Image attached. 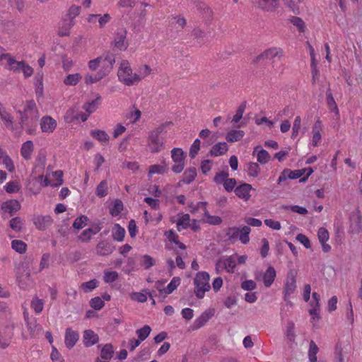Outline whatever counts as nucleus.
Wrapping results in <instances>:
<instances>
[{
    "label": "nucleus",
    "mask_w": 362,
    "mask_h": 362,
    "mask_svg": "<svg viewBox=\"0 0 362 362\" xmlns=\"http://www.w3.org/2000/svg\"><path fill=\"white\" fill-rule=\"evenodd\" d=\"M35 93L40 96L43 93V73L42 71H37L34 78Z\"/></svg>",
    "instance_id": "393cba45"
},
{
    "label": "nucleus",
    "mask_w": 362,
    "mask_h": 362,
    "mask_svg": "<svg viewBox=\"0 0 362 362\" xmlns=\"http://www.w3.org/2000/svg\"><path fill=\"white\" fill-rule=\"evenodd\" d=\"M125 235V230L121 227L119 224L116 223L113 228L112 238L114 240L122 242L124 240Z\"/></svg>",
    "instance_id": "c756f323"
},
{
    "label": "nucleus",
    "mask_w": 362,
    "mask_h": 362,
    "mask_svg": "<svg viewBox=\"0 0 362 362\" xmlns=\"http://www.w3.org/2000/svg\"><path fill=\"white\" fill-rule=\"evenodd\" d=\"M117 75L119 81L129 86L138 83L141 80L139 74H132V70L127 61L122 62Z\"/></svg>",
    "instance_id": "7ed1b4c3"
},
{
    "label": "nucleus",
    "mask_w": 362,
    "mask_h": 362,
    "mask_svg": "<svg viewBox=\"0 0 362 362\" xmlns=\"http://www.w3.org/2000/svg\"><path fill=\"white\" fill-rule=\"evenodd\" d=\"M194 294L199 299L204 297L205 293L211 289L209 274L206 272H199L194 279Z\"/></svg>",
    "instance_id": "f03ea898"
},
{
    "label": "nucleus",
    "mask_w": 362,
    "mask_h": 362,
    "mask_svg": "<svg viewBox=\"0 0 362 362\" xmlns=\"http://www.w3.org/2000/svg\"><path fill=\"white\" fill-rule=\"evenodd\" d=\"M40 126L43 132H52L57 127V122L49 116H45L41 119Z\"/></svg>",
    "instance_id": "2eb2a0df"
},
{
    "label": "nucleus",
    "mask_w": 362,
    "mask_h": 362,
    "mask_svg": "<svg viewBox=\"0 0 362 362\" xmlns=\"http://www.w3.org/2000/svg\"><path fill=\"white\" fill-rule=\"evenodd\" d=\"M82 78V76L80 74L76 73L72 74L67 75L64 79V83L66 86H76L80 80Z\"/></svg>",
    "instance_id": "2f4dec72"
},
{
    "label": "nucleus",
    "mask_w": 362,
    "mask_h": 362,
    "mask_svg": "<svg viewBox=\"0 0 362 362\" xmlns=\"http://www.w3.org/2000/svg\"><path fill=\"white\" fill-rule=\"evenodd\" d=\"M33 151V144L31 141H27L23 144L21 153V156L25 159L28 160L30 158L31 153Z\"/></svg>",
    "instance_id": "c85d7f7f"
},
{
    "label": "nucleus",
    "mask_w": 362,
    "mask_h": 362,
    "mask_svg": "<svg viewBox=\"0 0 362 362\" xmlns=\"http://www.w3.org/2000/svg\"><path fill=\"white\" fill-rule=\"evenodd\" d=\"M91 232L88 228L84 230L78 236V239L83 243H88L93 235Z\"/></svg>",
    "instance_id": "0e129e2a"
},
{
    "label": "nucleus",
    "mask_w": 362,
    "mask_h": 362,
    "mask_svg": "<svg viewBox=\"0 0 362 362\" xmlns=\"http://www.w3.org/2000/svg\"><path fill=\"white\" fill-rule=\"evenodd\" d=\"M228 150V145L226 142H219L213 146L210 151V154L212 156H218L224 154Z\"/></svg>",
    "instance_id": "5701e85b"
},
{
    "label": "nucleus",
    "mask_w": 362,
    "mask_h": 362,
    "mask_svg": "<svg viewBox=\"0 0 362 362\" xmlns=\"http://www.w3.org/2000/svg\"><path fill=\"white\" fill-rule=\"evenodd\" d=\"M105 303L100 297H95L90 300V305L96 310H100L103 308Z\"/></svg>",
    "instance_id": "8fccbe9b"
},
{
    "label": "nucleus",
    "mask_w": 362,
    "mask_h": 362,
    "mask_svg": "<svg viewBox=\"0 0 362 362\" xmlns=\"http://www.w3.org/2000/svg\"><path fill=\"white\" fill-rule=\"evenodd\" d=\"M286 173H288L287 176L288 177L289 179L295 180L301 177L305 173V170L299 169L291 170L290 169L286 168Z\"/></svg>",
    "instance_id": "09e8293b"
},
{
    "label": "nucleus",
    "mask_w": 362,
    "mask_h": 362,
    "mask_svg": "<svg viewBox=\"0 0 362 362\" xmlns=\"http://www.w3.org/2000/svg\"><path fill=\"white\" fill-rule=\"evenodd\" d=\"M224 189L227 192H231L235 187L236 180L235 178H226L223 182Z\"/></svg>",
    "instance_id": "864d4df0"
},
{
    "label": "nucleus",
    "mask_w": 362,
    "mask_h": 362,
    "mask_svg": "<svg viewBox=\"0 0 362 362\" xmlns=\"http://www.w3.org/2000/svg\"><path fill=\"white\" fill-rule=\"evenodd\" d=\"M10 227L16 232H20L22 229V220L20 217L13 218L10 221Z\"/></svg>",
    "instance_id": "3c124183"
},
{
    "label": "nucleus",
    "mask_w": 362,
    "mask_h": 362,
    "mask_svg": "<svg viewBox=\"0 0 362 362\" xmlns=\"http://www.w3.org/2000/svg\"><path fill=\"white\" fill-rule=\"evenodd\" d=\"M103 59L101 62V68L99 69L100 71H103V73H105V76L108 75L112 68L113 65L115 62V54L112 53L107 52L105 54L102 55Z\"/></svg>",
    "instance_id": "1a4fd4ad"
},
{
    "label": "nucleus",
    "mask_w": 362,
    "mask_h": 362,
    "mask_svg": "<svg viewBox=\"0 0 362 362\" xmlns=\"http://www.w3.org/2000/svg\"><path fill=\"white\" fill-rule=\"evenodd\" d=\"M260 172V167L258 163L250 162L247 164V173L250 177H257Z\"/></svg>",
    "instance_id": "72a5a7b5"
},
{
    "label": "nucleus",
    "mask_w": 362,
    "mask_h": 362,
    "mask_svg": "<svg viewBox=\"0 0 362 362\" xmlns=\"http://www.w3.org/2000/svg\"><path fill=\"white\" fill-rule=\"evenodd\" d=\"M180 278L178 276H175L172 279L171 281L168 284L167 287L163 289L159 290L160 293H165V294L172 293L180 285Z\"/></svg>",
    "instance_id": "bb28decb"
},
{
    "label": "nucleus",
    "mask_w": 362,
    "mask_h": 362,
    "mask_svg": "<svg viewBox=\"0 0 362 362\" xmlns=\"http://www.w3.org/2000/svg\"><path fill=\"white\" fill-rule=\"evenodd\" d=\"M127 36V30L118 32L114 40V46L119 50H125L127 49L128 44L125 42Z\"/></svg>",
    "instance_id": "a211bd4d"
},
{
    "label": "nucleus",
    "mask_w": 362,
    "mask_h": 362,
    "mask_svg": "<svg viewBox=\"0 0 362 362\" xmlns=\"http://www.w3.org/2000/svg\"><path fill=\"white\" fill-rule=\"evenodd\" d=\"M81 11V6L72 5L69 11H68V16L70 18L69 25H74V18L79 15Z\"/></svg>",
    "instance_id": "a19ab883"
},
{
    "label": "nucleus",
    "mask_w": 362,
    "mask_h": 362,
    "mask_svg": "<svg viewBox=\"0 0 362 362\" xmlns=\"http://www.w3.org/2000/svg\"><path fill=\"white\" fill-rule=\"evenodd\" d=\"M190 217L188 214L182 215L177 221V228L179 231L186 229L190 226Z\"/></svg>",
    "instance_id": "f704fd0d"
},
{
    "label": "nucleus",
    "mask_w": 362,
    "mask_h": 362,
    "mask_svg": "<svg viewBox=\"0 0 362 362\" xmlns=\"http://www.w3.org/2000/svg\"><path fill=\"white\" fill-rule=\"evenodd\" d=\"M349 232L358 234L362 231V214L358 209L353 211L349 216Z\"/></svg>",
    "instance_id": "0eeeda50"
},
{
    "label": "nucleus",
    "mask_w": 362,
    "mask_h": 362,
    "mask_svg": "<svg viewBox=\"0 0 362 362\" xmlns=\"http://www.w3.org/2000/svg\"><path fill=\"white\" fill-rule=\"evenodd\" d=\"M214 315V310H208L204 311L199 317H197L191 328L192 330H197L203 327L209 319Z\"/></svg>",
    "instance_id": "f8f14e48"
},
{
    "label": "nucleus",
    "mask_w": 362,
    "mask_h": 362,
    "mask_svg": "<svg viewBox=\"0 0 362 362\" xmlns=\"http://www.w3.org/2000/svg\"><path fill=\"white\" fill-rule=\"evenodd\" d=\"M223 231L227 240L231 243H234L239 240L243 244L245 245L250 241L249 235L251 232V228L247 226L228 227Z\"/></svg>",
    "instance_id": "f257e3e1"
},
{
    "label": "nucleus",
    "mask_w": 362,
    "mask_h": 362,
    "mask_svg": "<svg viewBox=\"0 0 362 362\" xmlns=\"http://www.w3.org/2000/svg\"><path fill=\"white\" fill-rule=\"evenodd\" d=\"M322 131V124L320 119H317L315 124L313 127L312 132H313V139L312 144L314 146H317L318 143L321 140V134L320 132Z\"/></svg>",
    "instance_id": "6ab92c4d"
},
{
    "label": "nucleus",
    "mask_w": 362,
    "mask_h": 362,
    "mask_svg": "<svg viewBox=\"0 0 362 362\" xmlns=\"http://www.w3.org/2000/svg\"><path fill=\"white\" fill-rule=\"evenodd\" d=\"M317 236L320 243L327 242L329 239V233L325 228H320L318 230Z\"/></svg>",
    "instance_id": "4d7b16f0"
},
{
    "label": "nucleus",
    "mask_w": 362,
    "mask_h": 362,
    "mask_svg": "<svg viewBox=\"0 0 362 362\" xmlns=\"http://www.w3.org/2000/svg\"><path fill=\"white\" fill-rule=\"evenodd\" d=\"M245 132L242 130H231L226 134V139L228 142H236L243 139Z\"/></svg>",
    "instance_id": "b1692460"
},
{
    "label": "nucleus",
    "mask_w": 362,
    "mask_h": 362,
    "mask_svg": "<svg viewBox=\"0 0 362 362\" xmlns=\"http://www.w3.org/2000/svg\"><path fill=\"white\" fill-rule=\"evenodd\" d=\"M31 307L36 313H40L44 308L43 300L37 297L34 298L31 301Z\"/></svg>",
    "instance_id": "a18cd8bd"
},
{
    "label": "nucleus",
    "mask_w": 362,
    "mask_h": 362,
    "mask_svg": "<svg viewBox=\"0 0 362 362\" xmlns=\"http://www.w3.org/2000/svg\"><path fill=\"white\" fill-rule=\"evenodd\" d=\"M16 279L21 288L27 289L30 286L31 283L30 272L28 267L22 265L21 267L18 269Z\"/></svg>",
    "instance_id": "6e6552de"
},
{
    "label": "nucleus",
    "mask_w": 362,
    "mask_h": 362,
    "mask_svg": "<svg viewBox=\"0 0 362 362\" xmlns=\"http://www.w3.org/2000/svg\"><path fill=\"white\" fill-rule=\"evenodd\" d=\"M123 210V203L119 199L114 202L113 207L110 209V213L112 216H117Z\"/></svg>",
    "instance_id": "79ce46f5"
},
{
    "label": "nucleus",
    "mask_w": 362,
    "mask_h": 362,
    "mask_svg": "<svg viewBox=\"0 0 362 362\" xmlns=\"http://www.w3.org/2000/svg\"><path fill=\"white\" fill-rule=\"evenodd\" d=\"M103 59V56H100L94 59L89 61L88 68L91 71H95L100 65Z\"/></svg>",
    "instance_id": "052dcab7"
},
{
    "label": "nucleus",
    "mask_w": 362,
    "mask_h": 362,
    "mask_svg": "<svg viewBox=\"0 0 362 362\" xmlns=\"http://www.w3.org/2000/svg\"><path fill=\"white\" fill-rule=\"evenodd\" d=\"M50 356L53 362H64L63 357L54 346H52Z\"/></svg>",
    "instance_id": "338daca9"
},
{
    "label": "nucleus",
    "mask_w": 362,
    "mask_h": 362,
    "mask_svg": "<svg viewBox=\"0 0 362 362\" xmlns=\"http://www.w3.org/2000/svg\"><path fill=\"white\" fill-rule=\"evenodd\" d=\"M114 354L113 346L111 344H106L101 349L100 357L105 360H110Z\"/></svg>",
    "instance_id": "473e14b6"
},
{
    "label": "nucleus",
    "mask_w": 362,
    "mask_h": 362,
    "mask_svg": "<svg viewBox=\"0 0 362 362\" xmlns=\"http://www.w3.org/2000/svg\"><path fill=\"white\" fill-rule=\"evenodd\" d=\"M156 264L154 259L148 255L141 256V265L145 269H148Z\"/></svg>",
    "instance_id": "58836bf2"
},
{
    "label": "nucleus",
    "mask_w": 362,
    "mask_h": 362,
    "mask_svg": "<svg viewBox=\"0 0 362 362\" xmlns=\"http://www.w3.org/2000/svg\"><path fill=\"white\" fill-rule=\"evenodd\" d=\"M115 250V246L111 243L105 240L99 242L95 247L96 253L100 256L109 255L112 254Z\"/></svg>",
    "instance_id": "ddd939ff"
},
{
    "label": "nucleus",
    "mask_w": 362,
    "mask_h": 362,
    "mask_svg": "<svg viewBox=\"0 0 362 362\" xmlns=\"http://www.w3.org/2000/svg\"><path fill=\"white\" fill-rule=\"evenodd\" d=\"M296 272L294 269H291L286 276V283L284 284V300L287 301L291 305L292 303L289 301V296L292 294L296 288Z\"/></svg>",
    "instance_id": "39448f33"
},
{
    "label": "nucleus",
    "mask_w": 362,
    "mask_h": 362,
    "mask_svg": "<svg viewBox=\"0 0 362 362\" xmlns=\"http://www.w3.org/2000/svg\"><path fill=\"white\" fill-rule=\"evenodd\" d=\"M166 165H153L150 166L149 174H164L167 172Z\"/></svg>",
    "instance_id": "49530a36"
},
{
    "label": "nucleus",
    "mask_w": 362,
    "mask_h": 362,
    "mask_svg": "<svg viewBox=\"0 0 362 362\" xmlns=\"http://www.w3.org/2000/svg\"><path fill=\"white\" fill-rule=\"evenodd\" d=\"M101 99V96L98 95L96 98L92 101L86 103L83 106V109L86 110V113L95 112L100 105Z\"/></svg>",
    "instance_id": "4be33fe9"
},
{
    "label": "nucleus",
    "mask_w": 362,
    "mask_h": 362,
    "mask_svg": "<svg viewBox=\"0 0 362 362\" xmlns=\"http://www.w3.org/2000/svg\"><path fill=\"white\" fill-rule=\"evenodd\" d=\"M197 176V170L195 168H189L187 169L183 173L182 182L185 184H190Z\"/></svg>",
    "instance_id": "cd10ccee"
},
{
    "label": "nucleus",
    "mask_w": 362,
    "mask_h": 362,
    "mask_svg": "<svg viewBox=\"0 0 362 362\" xmlns=\"http://www.w3.org/2000/svg\"><path fill=\"white\" fill-rule=\"evenodd\" d=\"M12 248L20 254H23L26 251L27 245L22 240H14L11 242Z\"/></svg>",
    "instance_id": "4c0bfd02"
},
{
    "label": "nucleus",
    "mask_w": 362,
    "mask_h": 362,
    "mask_svg": "<svg viewBox=\"0 0 362 362\" xmlns=\"http://www.w3.org/2000/svg\"><path fill=\"white\" fill-rule=\"evenodd\" d=\"M289 21L293 25L297 27L300 33L305 32V25L304 21L301 18L297 16H292Z\"/></svg>",
    "instance_id": "ea45409f"
},
{
    "label": "nucleus",
    "mask_w": 362,
    "mask_h": 362,
    "mask_svg": "<svg viewBox=\"0 0 362 362\" xmlns=\"http://www.w3.org/2000/svg\"><path fill=\"white\" fill-rule=\"evenodd\" d=\"M256 286V283L252 280H245L241 284V288L245 291H252Z\"/></svg>",
    "instance_id": "69168bd1"
},
{
    "label": "nucleus",
    "mask_w": 362,
    "mask_h": 362,
    "mask_svg": "<svg viewBox=\"0 0 362 362\" xmlns=\"http://www.w3.org/2000/svg\"><path fill=\"white\" fill-rule=\"evenodd\" d=\"M200 148V140L199 139H197L194 140V143L192 144L189 155L191 158H194L197 154L198 153V151Z\"/></svg>",
    "instance_id": "603ef678"
},
{
    "label": "nucleus",
    "mask_w": 362,
    "mask_h": 362,
    "mask_svg": "<svg viewBox=\"0 0 362 362\" xmlns=\"http://www.w3.org/2000/svg\"><path fill=\"white\" fill-rule=\"evenodd\" d=\"M6 61L5 66L10 70H13L14 72H19L22 70L25 63L23 61L17 62L10 54H8V57L6 58Z\"/></svg>",
    "instance_id": "aec40b11"
},
{
    "label": "nucleus",
    "mask_w": 362,
    "mask_h": 362,
    "mask_svg": "<svg viewBox=\"0 0 362 362\" xmlns=\"http://www.w3.org/2000/svg\"><path fill=\"white\" fill-rule=\"evenodd\" d=\"M296 238L298 241H299L300 243H302L305 246V248H308V249L310 248V247H311L310 241L306 235H305L302 233H299L296 235Z\"/></svg>",
    "instance_id": "680f3d73"
},
{
    "label": "nucleus",
    "mask_w": 362,
    "mask_h": 362,
    "mask_svg": "<svg viewBox=\"0 0 362 362\" xmlns=\"http://www.w3.org/2000/svg\"><path fill=\"white\" fill-rule=\"evenodd\" d=\"M83 344L86 347H90L99 341V337L91 329L85 330L83 332Z\"/></svg>",
    "instance_id": "dca6fc26"
},
{
    "label": "nucleus",
    "mask_w": 362,
    "mask_h": 362,
    "mask_svg": "<svg viewBox=\"0 0 362 362\" xmlns=\"http://www.w3.org/2000/svg\"><path fill=\"white\" fill-rule=\"evenodd\" d=\"M88 218L85 215H81L77 217L73 223V227L76 230L82 229L88 221Z\"/></svg>",
    "instance_id": "37998d69"
},
{
    "label": "nucleus",
    "mask_w": 362,
    "mask_h": 362,
    "mask_svg": "<svg viewBox=\"0 0 362 362\" xmlns=\"http://www.w3.org/2000/svg\"><path fill=\"white\" fill-rule=\"evenodd\" d=\"M107 182L106 180H103L100 182V184L97 186L95 189V194L98 197H104L107 194Z\"/></svg>",
    "instance_id": "e433bc0d"
},
{
    "label": "nucleus",
    "mask_w": 362,
    "mask_h": 362,
    "mask_svg": "<svg viewBox=\"0 0 362 362\" xmlns=\"http://www.w3.org/2000/svg\"><path fill=\"white\" fill-rule=\"evenodd\" d=\"M262 246L260 249V255L262 257L264 258L267 256L269 250V244L267 238L262 239Z\"/></svg>",
    "instance_id": "bf43d9fd"
},
{
    "label": "nucleus",
    "mask_w": 362,
    "mask_h": 362,
    "mask_svg": "<svg viewBox=\"0 0 362 362\" xmlns=\"http://www.w3.org/2000/svg\"><path fill=\"white\" fill-rule=\"evenodd\" d=\"M276 277V271L274 268L269 266L263 275V282L266 287H270Z\"/></svg>",
    "instance_id": "412c9836"
},
{
    "label": "nucleus",
    "mask_w": 362,
    "mask_h": 362,
    "mask_svg": "<svg viewBox=\"0 0 362 362\" xmlns=\"http://www.w3.org/2000/svg\"><path fill=\"white\" fill-rule=\"evenodd\" d=\"M90 135L100 142H107L110 139L108 134L102 130H93L90 132Z\"/></svg>",
    "instance_id": "c9c22d12"
},
{
    "label": "nucleus",
    "mask_w": 362,
    "mask_h": 362,
    "mask_svg": "<svg viewBox=\"0 0 362 362\" xmlns=\"http://www.w3.org/2000/svg\"><path fill=\"white\" fill-rule=\"evenodd\" d=\"M252 189V187L250 184L243 183L240 185L236 187L234 192L237 197L240 199L247 202L250 199V191Z\"/></svg>",
    "instance_id": "9b49d317"
},
{
    "label": "nucleus",
    "mask_w": 362,
    "mask_h": 362,
    "mask_svg": "<svg viewBox=\"0 0 362 362\" xmlns=\"http://www.w3.org/2000/svg\"><path fill=\"white\" fill-rule=\"evenodd\" d=\"M78 339L79 334L77 332L73 330L70 327L66 329L64 342L68 349H71L73 348Z\"/></svg>",
    "instance_id": "4468645a"
},
{
    "label": "nucleus",
    "mask_w": 362,
    "mask_h": 362,
    "mask_svg": "<svg viewBox=\"0 0 362 362\" xmlns=\"http://www.w3.org/2000/svg\"><path fill=\"white\" fill-rule=\"evenodd\" d=\"M53 220L49 215L40 216L35 218L34 223L37 228L40 230H44L52 225Z\"/></svg>",
    "instance_id": "f3484780"
},
{
    "label": "nucleus",
    "mask_w": 362,
    "mask_h": 362,
    "mask_svg": "<svg viewBox=\"0 0 362 362\" xmlns=\"http://www.w3.org/2000/svg\"><path fill=\"white\" fill-rule=\"evenodd\" d=\"M284 209H291V210L293 212L301 214V215H305L308 214V210L303 206H300L298 205H294V206H284Z\"/></svg>",
    "instance_id": "5fc2aeb1"
},
{
    "label": "nucleus",
    "mask_w": 362,
    "mask_h": 362,
    "mask_svg": "<svg viewBox=\"0 0 362 362\" xmlns=\"http://www.w3.org/2000/svg\"><path fill=\"white\" fill-rule=\"evenodd\" d=\"M118 277V274L117 272H105L104 275V281L106 283H112Z\"/></svg>",
    "instance_id": "6e6d98bb"
},
{
    "label": "nucleus",
    "mask_w": 362,
    "mask_h": 362,
    "mask_svg": "<svg viewBox=\"0 0 362 362\" xmlns=\"http://www.w3.org/2000/svg\"><path fill=\"white\" fill-rule=\"evenodd\" d=\"M98 281L96 279H92L90 281L83 282L81 284V288L85 292H90L96 287H98Z\"/></svg>",
    "instance_id": "de8ad7c7"
},
{
    "label": "nucleus",
    "mask_w": 362,
    "mask_h": 362,
    "mask_svg": "<svg viewBox=\"0 0 362 362\" xmlns=\"http://www.w3.org/2000/svg\"><path fill=\"white\" fill-rule=\"evenodd\" d=\"M151 331V328L148 325H144L142 328L136 330V334L138 335L139 339L144 341L150 334Z\"/></svg>",
    "instance_id": "c03bdc74"
},
{
    "label": "nucleus",
    "mask_w": 362,
    "mask_h": 362,
    "mask_svg": "<svg viewBox=\"0 0 362 362\" xmlns=\"http://www.w3.org/2000/svg\"><path fill=\"white\" fill-rule=\"evenodd\" d=\"M105 76V73L98 71L95 74H87L85 76L84 80L86 84H91L96 83Z\"/></svg>",
    "instance_id": "7c9ffc66"
},
{
    "label": "nucleus",
    "mask_w": 362,
    "mask_h": 362,
    "mask_svg": "<svg viewBox=\"0 0 362 362\" xmlns=\"http://www.w3.org/2000/svg\"><path fill=\"white\" fill-rule=\"evenodd\" d=\"M1 209L4 213H7L12 216L21 209V204L18 201L11 199L3 202Z\"/></svg>",
    "instance_id": "9d476101"
},
{
    "label": "nucleus",
    "mask_w": 362,
    "mask_h": 362,
    "mask_svg": "<svg viewBox=\"0 0 362 362\" xmlns=\"http://www.w3.org/2000/svg\"><path fill=\"white\" fill-rule=\"evenodd\" d=\"M205 215L208 218L207 222L211 225H219L222 222L221 217L218 216H211L209 214L208 211L205 212Z\"/></svg>",
    "instance_id": "e2e57ef3"
},
{
    "label": "nucleus",
    "mask_w": 362,
    "mask_h": 362,
    "mask_svg": "<svg viewBox=\"0 0 362 362\" xmlns=\"http://www.w3.org/2000/svg\"><path fill=\"white\" fill-rule=\"evenodd\" d=\"M294 330V323L292 321H289L287 325L286 335L291 341L294 340L295 339L296 334Z\"/></svg>",
    "instance_id": "13d9d810"
},
{
    "label": "nucleus",
    "mask_w": 362,
    "mask_h": 362,
    "mask_svg": "<svg viewBox=\"0 0 362 362\" xmlns=\"http://www.w3.org/2000/svg\"><path fill=\"white\" fill-rule=\"evenodd\" d=\"M259 146H257L255 148L253 154L257 152V161L261 164H266L270 159V155L269 153L264 149H260L258 151Z\"/></svg>",
    "instance_id": "a878e982"
},
{
    "label": "nucleus",
    "mask_w": 362,
    "mask_h": 362,
    "mask_svg": "<svg viewBox=\"0 0 362 362\" xmlns=\"http://www.w3.org/2000/svg\"><path fill=\"white\" fill-rule=\"evenodd\" d=\"M164 125L162 124L149 132L148 141L152 153L160 152L163 148V140L160 134L164 130Z\"/></svg>",
    "instance_id": "20e7f679"
},
{
    "label": "nucleus",
    "mask_w": 362,
    "mask_h": 362,
    "mask_svg": "<svg viewBox=\"0 0 362 362\" xmlns=\"http://www.w3.org/2000/svg\"><path fill=\"white\" fill-rule=\"evenodd\" d=\"M171 157L175 162L172 170L175 173H181L185 168V154L180 148H175L171 151Z\"/></svg>",
    "instance_id": "423d86ee"
},
{
    "label": "nucleus",
    "mask_w": 362,
    "mask_h": 362,
    "mask_svg": "<svg viewBox=\"0 0 362 362\" xmlns=\"http://www.w3.org/2000/svg\"><path fill=\"white\" fill-rule=\"evenodd\" d=\"M50 258L49 253H44L42 256L40 264V270H42L44 269L49 267V260Z\"/></svg>",
    "instance_id": "774afa93"
}]
</instances>
